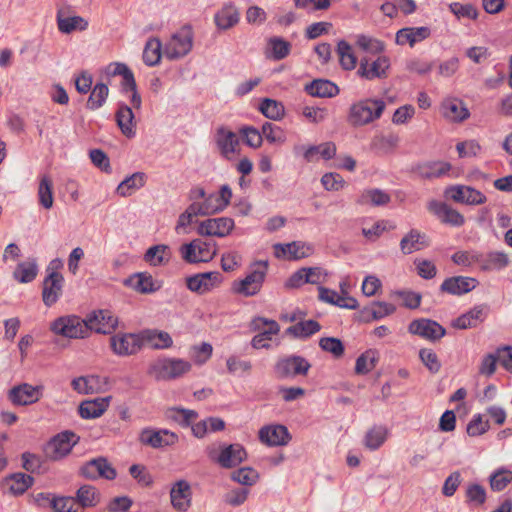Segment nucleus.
I'll use <instances>...</instances> for the list:
<instances>
[{
    "label": "nucleus",
    "mask_w": 512,
    "mask_h": 512,
    "mask_svg": "<svg viewBox=\"0 0 512 512\" xmlns=\"http://www.w3.org/2000/svg\"><path fill=\"white\" fill-rule=\"evenodd\" d=\"M215 142L220 154L228 160L231 159L232 154L237 151V147L239 146V138L237 135L225 127H219L216 130Z\"/></svg>",
    "instance_id": "393cba45"
},
{
    "label": "nucleus",
    "mask_w": 512,
    "mask_h": 512,
    "mask_svg": "<svg viewBox=\"0 0 512 512\" xmlns=\"http://www.w3.org/2000/svg\"><path fill=\"white\" fill-rule=\"evenodd\" d=\"M319 300L335 305L340 308L355 310L358 308V301L352 296H341L335 290L319 286Z\"/></svg>",
    "instance_id": "c756f323"
},
{
    "label": "nucleus",
    "mask_w": 512,
    "mask_h": 512,
    "mask_svg": "<svg viewBox=\"0 0 512 512\" xmlns=\"http://www.w3.org/2000/svg\"><path fill=\"white\" fill-rule=\"evenodd\" d=\"M431 35V29L427 26L421 27H405L397 31L395 42L398 45L409 44L413 47L416 43L421 42Z\"/></svg>",
    "instance_id": "bb28decb"
},
{
    "label": "nucleus",
    "mask_w": 512,
    "mask_h": 512,
    "mask_svg": "<svg viewBox=\"0 0 512 512\" xmlns=\"http://www.w3.org/2000/svg\"><path fill=\"white\" fill-rule=\"evenodd\" d=\"M38 274V265L35 259H29L18 263L14 272L13 278L19 283H30Z\"/></svg>",
    "instance_id": "a19ab883"
},
{
    "label": "nucleus",
    "mask_w": 512,
    "mask_h": 512,
    "mask_svg": "<svg viewBox=\"0 0 512 512\" xmlns=\"http://www.w3.org/2000/svg\"><path fill=\"white\" fill-rule=\"evenodd\" d=\"M240 20V13L236 6L228 3L222 6L214 15V22L218 29L228 30L234 27Z\"/></svg>",
    "instance_id": "2f4dec72"
},
{
    "label": "nucleus",
    "mask_w": 512,
    "mask_h": 512,
    "mask_svg": "<svg viewBox=\"0 0 512 512\" xmlns=\"http://www.w3.org/2000/svg\"><path fill=\"white\" fill-rule=\"evenodd\" d=\"M267 270V261L255 262L244 279L233 283V291L245 297L256 295L261 290Z\"/></svg>",
    "instance_id": "f03ea898"
},
{
    "label": "nucleus",
    "mask_w": 512,
    "mask_h": 512,
    "mask_svg": "<svg viewBox=\"0 0 512 512\" xmlns=\"http://www.w3.org/2000/svg\"><path fill=\"white\" fill-rule=\"evenodd\" d=\"M449 10L458 20H476L479 14L477 8L471 3L462 4L460 2H452L449 4Z\"/></svg>",
    "instance_id": "e2e57ef3"
},
{
    "label": "nucleus",
    "mask_w": 512,
    "mask_h": 512,
    "mask_svg": "<svg viewBox=\"0 0 512 512\" xmlns=\"http://www.w3.org/2000/svg\"><path fill=\"white\" fill-rule=\"evenodd\" d=\"M124 284L142 294L153 293L159 289L153 277L148 273H135L126 279Z\"/></svg>",
    "instance_id": "e433bc0d"
},
{
    "label": "nucleus",
    "mask_w": 512,
    "mask_h": 512,
    "mask_svg": "<svg viewBox=\"0 0 512 512\" xmlns=\"http://www.w3.org/2000/svg\"><path fill=\"white\" fill-rule=\"evenodd\" d=\"M357 47L367 55L373 57L383 55L385 44L383 41L366 34H358L356 36Z\"/></svg>",
    "instance_id": "ea45409f"
},
{
    "label": "nucleus",
    "mask_w": 512,
    "mask_h": 512,
    "mask_svg": "<svg viewBox=\"0 0 512 512\" xmlns=\"http://www.w3.org/2000/svg\"><path fill=\"white\" fill-rule=\"evenodd\" d=\"M111 348L119 356L136 354L142 347L140 334H116L111 337Z\"/></svg>",
    "instance_id": "dca6fc26"
},
{
    "label": "nucleus",
    "mask_w": 512,
    "mask_h": 512,
    "mask_svg": "<svg viewBox=\"0 0 512 512\" xmlns=\"http://www.w3.org/2000/svg\"><path fill=\"white\" fill-rule=\"evenodd\" d=\"M170 257V248L165 244L151 246L144 254V260L152 266L166 264L169 262Z\"/></svg>",
    "instance_id": "37998d69"
},
{
    "label": "nucleus",
    "mask_w": 512,
    "mask_h": 512,
    "mask_svg": "<svg viewBox=\"0 0 512 512\" xmlns=\"http://www.w3.org/2000/svg\"><path fill=\"white\" fill-rule=\"evenodd\" d=\"M34 483V478L30 475L18 472L11 474L6 478V484L9 486V491L14 495H22Z\"/></svg>",
    "instance_id": "79ce46f5"
},
{
    "label": "nucleus",
    "mask_w": 512,
    "mask_h": 512,
    "mask_svg": "<svg viewBox=\"0 0 512 512\" xmlns=\"http://www.w3.org/2000/svg\"><path fill=\"white\" fill-rule=\"evenodd\" d=\"M162 55V43L159 38L152 37L148 39L143 50V61L147 66L159 64Z\"/></svg>",
    "instance_id": "a18cd8bd"
},
{
    "label": "nucleus",
    "mask_w": 512,
    "mask_h": 512,
    "mask_svg": "<svg viewBox=\"0 0 512 512\" xmlns=\"http://www.w3.org/2000/svg\"><path fill=\"white\" fill-rule=\"evenodd\" d=\"M222 274L218 271L198 273L186 278L187 288L197 294H205L222 282Z\"/></svg>",
    "instance_id": "f8f14e48"
},
{
    "label": "nucleus",
    "mask_w": 512,
    "mask_h": 512,
    "mask_svg": "<svg viewBox=\"0 0 512 512\" xmlns=\"http://www.w3.org/2000/svg\"><path fill=\"white\" fill-rule=\"evenodd\" d=\"M430 245L429 238L425 233L412 229L400 241V249L404 255L420 251Z\"/></svg>",
    "instance_id": "c85d7f7f"
},
{
    "label": "nucleus",
    "mask_w": 512,
    "mask_h": 512,
    "mask_svg": "<svg viewBox=\"0 0 512 512\" xmlns=\"http://www.w3.org/2000/svg\"><path fill=\"white\" fill-rule=\"evenodd\" d=\"M108 95V86L104 83H96L92 88L90 96L87 100V109L94 111L101 108L105 104Z\"/></svg>",
    "instance_id": "603ef678"
},
{
    "label": "nucleus",
    "mask_w": 512,
    "mask_h": 512,
    "mask_svg": "<svg viewBox=\"0 0 512 512\" xmlns=\"http://www.w3.org/2000/svg\"><path fill=\"white\" fill-rule=\"evenodd\" d=\"M378 360L379 354L376 350L365 351L356 360L355 372L362 375L369 373L375 368Z\"/></svg>",
    "instance_id": "864d4df0"
},
{
    "label": "nucleus",
    "mask_w": 512,
    "mask_h": 512,
    "mask_svg": "<svg viewBox=\"0 0 512 512\" xmlns=\"http://www.w3.org/2000/svg\"><path fill=\"white\" fill-rule=\"evenodd\" d=\"M232 480L246 486H252L259 478L258 472L251 467H242L232 473Z\"/></svg>",
    "instance_id": "338daca9"
},
{
    "label": "nucleus",
    "mask_w": 512,
    "mask_h": 512,
    "mask_svg": "<svg viewBox=\"0 0 512 512\" xmlns=\"http://www.w3.org/2000/svg\"><path fill=\"white\" fill-rule=\"evenodd\" d=\"M445 196L456 203L466 205H481L487 201V197L479 190L467 185H451L446 188Z\"/></svg>",
    "instance_id": "1a4fd4ad"
},
{
    "label": "nucleus",
    "mask_w": 512,
    "mask_h": 512,
    "mask_svg": "<svg viewBox=\"0 0 512 512\" xmlns=\"http://www.w3.org/2000/svg\"><path fill=\"white\" fill-rule=\"evenodd\" d=\"M193 46V32L190 26L185 25L166 42L163 53L166 58L175 60L186 56Z\"/></svg>",
    "instance_id": "39448f33"
},
{
    "label": "nucleus",
    "mask_w": 512,
    "mask_h": 512,
    "mask_svg": "<svg viewBox=\"0 0 512 512\" xmlns=\"http://www.w3.org/2000/svg\"><path fill=\"white\" fill-rule=\"evenodd\" d=\"M79 438L72 431H64L54 436L45 446V456L53 461L67 456L77 444Z\"/></svg>",
    "instance_id": "0eeeda50"
},
{
    "label": "nucleus",
    "mask_w": 512,
    "mask_h": 512,
    "mask_svg": "<svg viewBox=\"0 0 512 512\" xmlns=\"http://www.w3.org/2000/svg\"><path fill=\"white\" fill-rule=\"evenodd\" d=\"M43 386H33L28 383H22L12 387L8 391V399L17 406H26L39 401L42 397Z\"/></svg>",
    "instance_id": "9b49d317"
},
{
    "label": "nucleus",
    "mask_w": 512,
    "mask_h": 512,
    "mask_svg": "<svg viewBox=\"0 0 512 512\" xmlns=\"http://www.w3.org/2000/svg\"><path fill=\"white\" fill-rule=\"evenodd\" d=\"M167 417L182 427H188L198 417V413L194 410L174 407L167 411Z\"/></svg>",
    "instance_id": "13d9d810"
},
{
    "label": "nucleus",
    "mask_w": 512,
    "mask_h": 512,
    "mask_svg": "<svg viewBox=\"0 0 512 512\" xmlns=\"http://www.w3.org/2000/svg\"><path fill=\"white\" fill-rule=\"evenodd\" d=\"M487 313V305H476L468 312L460 315L455 320H453L452 326L457 329L474 328L485 320Z\"/></svg>",
    "instance_id": "b1692460"
},
{
    "label": "nucleus",
    "mask_w": 512,
    "mask_h": 512,
    "mask_svg": "<svg viewBox=\"0 0 512 512\" xmlns=\"http://www.w3.org/2000/svg\"><path fill=\"white\" fill-rule=\"evenodd\" d=\"M478 281L472 277L453 276L445 279L440 286L442 292L451 295H463L476 288Z\"/></svg>",
    "instance_id": "5701e85b"
},
{
    "label": "nucleus",
    "mask_w": 512,
    "mask_h": 512,
    "mask_svg": "<svg viewBox=\"0 0 512 512\" xmlns=\"http://www.w3.org/2000/svg\"><path fill=\"white\" fill-rule=\"evenodd\" d=\"M191 363L180 358H161L150 368V373L157 380H172L183 376L191 370Z\"/></svg>",
    "instance_id": "7ed1b4c3"
},
{
    "label": "nucleus",
    "mask_w": 512,
    "mask_h": 512,
    "mask_svg": "<svg viewBox=\"0 0 512 512\" xmlns=\"http://www.w3.org/2000/svg\"><path fill=\"white\" fill-rule=\"evenodd\" d=\"M391 197L381 189H367L362 192L357 203L364 205L370 203L373 206H383L389 203Z\"/></svg>",
    "instance_id": "8fccbe9b"
},
{
    "label": "nucleus",
    "mask_w": 512,
    "mask_h": 512,
    "mask_svg": "<svg viewBox=\"0 0 512 512\" xmlns=\"http://www.w3.org/2000/svg\"><path fill=\"white\" fill-rule=\"evenodd\" d=\"M466 503L470 506L479 507L486 502V490L477 483L468 484L465 490Z\"/></svg>",
    "instance_id": "bf43d9fd"
},
{
    "label": "nucleus",
    "mask_w": 512,
    "mask_h": 512,
    "mask_svg": "<svg viewBox=\"0 0 512 512\" xmlns=\"http://www.w3.org/2000/svg\"><path fill=\"white\" fill-rule=\"evenodd\" d=\"M311 364L302 356L290 355L280 358L275 366L274 372L279 379L295 378L299 375H307Z\"/></svg>",
    "instance_id": "6e6552de"
},
{
    "label": "nucleus",
    "mask_w": 512,
    "mask_h": 512,
    "mask_svg": "<svg viewBox=\"0 0 512 512\" xmlns=\"http://www.w3.org/2000/svg\"><path fill=\"white\" fill-rule=\"evenodd\" d=\"M194 203L197 206L198 212L201 214V216L212 215L225 209V206L222 205L218 195L214 193L207 195L203 202Z\"/></svg>",
    "instance_id": "6e6d98bb"
},
{
    "label": "nucleus",
    "mask_w": 512,
    "mask_h": 512,
    "mask_svg": "<svg viewBox=\"0 0 512 512\" xmlns=\"http://www.w3.org/2000/svg\"><path fill=\"white\" fill-rule=\"evenodd\" d=\"M305 90L314 97L331 98L339 93L338 86L330 80L316 79L307 84Z\"/></svg>",
    "instance_id": "4c0bfd02"
},
{
    "label": "nucleus",
    "mask_w": 512,
    "mask_h": 512,
    "mask_svg": "<svg viewBox=\"0 0 512 512\" xmlns=\"http://www.w3.org/2000/svg\"><path fill=\"white\" fill-rule=\"evenodd\" d=\"M98 496L99 494L94 486L83 485L77 490L75 501L81 509L94 507L98 503Z\"/></svg>",
    "instance_id": "5fc2aeb1"
},
{
    "label": "nucleus",
    "mask_w": 512,
    "mask_h": 512,
    "mask_svg": "<svg viewBox=\"0 0 512 512\" xmlns=\"http://www.w3.org/2000/svg\"><path fill=\"white\" fill-rule=\"evenodd\" d=\"M388 436V430L384 426H374L369 429L364 437V445L367 449L374 451L379 449Z\"/></svg>",
    "instance_id": "de8ad7c7"
},
{
    "label": "nucleus",
    "mask_w": 512,
    "mask_h": 512,
    "mask_svg": "<svg viewBox=\"0 0 512 512\" xmlns=\"http://www.w3.org/2000/svg\"><path fill=\"white\" fill-rule=\"evenodd\" d=\"M442 115L453 122H461L469 117V111L459 99H446L441 105Z\"/></svg>",
    "instance_id": "473e14b6"
},
{
    "label": "nucleus",
    "mask_w": 512,
    "mask_h": 512,
    "mask_svg": "<svg viewBox=\"0 0 512 512\" xmlns=\"http://www.w3.org/2000/svg\"><path fill=\"white\" fill-rule=\"evenodd\" d=\"M139 441L152 448H163L174 445L178 441V436L167 429L144 428L140 432Z\"/></svg>",
    "instance_id": "9d476101"
},
{
    "label": "nucleus",
    "mask_w": 512,
    "mask_h": 512,
    "mask_svg": "<svg viewBox=\"0 0 512 512\" xmlns=\"http://www.w3.org/2000/svg\"><path fill=\"white\" fill-rule=\"evenodd\" d=\"M38 200L40 205L45 209H50L53 206V181L48 175H43L40 178Z\"/></svg>",
    "instance_id": "3c124183"
},
{
    "label": "nucleus",
    "mask_w": 512,
    "mask_h": 512,
    "mask_svg": "<svg viewBox=\"0 0 512 512\" xmlns=\"http://www.w3.org/2000/svg\"><path fill=\"white\" fill-rule=\"evenodd\" d=\"M262 136L265 137V139L269 143H277L282 144L286 141V135L281 127L271 123V122H265L262 125Z\"/></svg>",
    "instance_id": "0e129e2a"
},
{
    "label": "nucleus",
    "mask_w": 512,
    "mask_h": 512,
    "mask_svg": "<svg viewBox=\"0 0 512 512\" xmlns=\"http://www.w3.org/2000/svg\"><path fill=\"white\" fill-rule=\"evenodd\" d=\"M115 119L123 135L127 138H133L135 136L136 123L131 107L126 104H120L116 111Z\"/></svg>",
    "instance_id": "7c9ffc66"
},
{
    "label": "nucleus",
    "mask_w": 512,
    "mask_h": 512,
    "mask_svg": "<svg viewBox=\"0 0 512 512\" xmlns=\"http://www.w3.org/2000/svg\"><path fill=\"white\" fill-rule=\"evenodd\" d=\"M64 277L62 274L47 275L43 281L42 299L46 306L55 304L62 295Z\"/></svg>",
    "instance_id": "4be33fe9"
},
{
    "label": "nucleus",
    "mask_w": 512,
    "mask_h": 512,
    "mask_svg": "<svg viewBox=\"0 0 512 512\" xmlns=\"http://www.w3.org/2000/svg\"><path fill=\"white\" fill-rule=\"evenodd\" d=\"M390 67L391 61L386 55H378L375 58L365 55L360 58L357 75L367 81L381 80L388 77Z\"/></svg>",
    "instance_id": "20e7f679"
},
{
    "label": "nucleus",
    "mask_w": 512,
    "mask_h": 512,
    "mask_svg": "<svg viewBox=\"0 0 512 512\" xmlns=\"http://www.w3.org/2000/svg\"><path fill=\"white\" fill-rule=\"evenodd\" d=\"M399 141L400 138L398 135L390 133L388 135L374 137L371 142V147L382 153H389L398 146Z\"/></svg>",
    "instance_id": "052dcab7"
},
{
    "label": "nucleus",
    "mask_w": 512,
    "mask_h": 512,
    "mask_svg": "<svg viewBox=\"0 0 512 512\" xmlns=\"http://www.w3.org/2000/svg\"><path fill=\"white\" fill-rule=\"evenodd\" d=\"M80 471L85 478L91 480H95L99 477L113 480L117 476L116 470L104 457H98L88 461L81 467Z\"/></svg>",
    "instance_id": "2eb2a0df"
},
{
    "label": "nucleus",
    "mask_w": 512,
    "mask_h": 512,
    "mask_svg": "<svg viewBox=\"0 0 512 512\" xmlns=\"http://www.w3.org/2000/svg\"><path fill=\"white\" fill-rule=\"evenodd\" d=\"M96 376H81L71 382L72 388L80 394H93L97 384Z\"/></svg>",
    "instance_id": "69168bd1"
},
{
    "label": "nucleus",
    "mask_w": 512,
    "mask_h": 512,
    "mask_svg": "<svg viewBox=\"0 0 512 512\" xmlns=\"http://www.w3.org/2000/svg\"><path fill=\"white\" fill-rule=\"evenodd\" d=\"M171 504L178 512H186L191 506V488L187 481H177L170 491Z\"/></svg>",
    "instance_id": "a878e982"
},
{
    "label": "nucleus",
    "mask_w": 512,
    "mask_h": 512,
    "mask_svg": "<svg viewBox=\"0 0 512 512\" xmlns=\"http://www.w3.org/2000/svg\"><path fill=\"white\" fill-rule=\"evenodd\" d=\"M52 509L55 512H82L81 508L76 506L75 498L70 496H53Z\"/></svg>",
    "instance_id": "774afa93"
},
{
    "label": "nucleus",
    "mask_w": 512,
    "mask_h": 512,
    "mask_svg": "<svg viewBox=\"0 0 512 512\" xmlns=\"http://www.w3.org/2000/svg\"><path fill=\"white\" fill-rule=\"evenodd\" d=\"M209 457L223 468H233L246 459L247 453L242 445L230 444L223 447L217 457L212 452L209 453Z\"/></svg>",
    "instance_id": "6ab92c4d"
},
{
    "label": "nucleus",
    "mask_w": 512,
    "mask_h": 512,
    "mask_svg": "<svg viewBox=\"0 0 512 512\" xmlns=\"http://www.w3.org/2000/svg\"><path fill=\"white\" fill-rule=\"evenodd\" d=\"M451 170V164L444 161H431L419 164L416 172L425 179L438 178Z\"/></svg>",
    "instance_id": "58836bf2"
},
{
    "label": "nucleus",
    "mask_w": 512,
    "mask_h": 512,
    "mask_svg": "<svg viewBox=\"0 0 512 512\" xmlns=\"http://www.w3.org/2000/svg\"><path fill=\"white\" fill-rule=\"evenodd\" d=\"M50 329L53 333L66 338H85L88 336L87 319L83 320L78 316H62L54 320Z\"/></svg>",
    "instance_id": "423d86ee"
},
{
    "label": "nucleus",
    "mask_w": 512,
    "mask_h": 512,
    "mask_svg": "<svg viewBox=\"0 0 512 512\" xmlns=\"http://www.w3.org/2000/svg\"><path fill=\"white\" fill-rule=\"evenodd\" d=\"M321 325L315 320L300 321L286 329V333L295 338H308L319 332Z\"/></svg>",
    "instance_id": "49530a36"
},
{
    "label": "nucleus",
    "mask_w": 512,
    "mask_h": 512,
    "mask_svg": "<svg viewBox=\"0 0 512 512\" xmlns=\"http://www.w3.org/2000/svg\"><path fill=\"white\" fill-rule=\"evenodd\" d=\"M259 439L268 446L286 445L291 436L284 425H268L259 430Z\"/></svg>",
    "instance_id": "412c9836"
},
{
    "label": "nucleus",
    "mask_w": 512,
    "mask_h": 512,
    "mask_svg": "<svg viewBox=\"0 0 512 512\" xmlns=\"http://www.w3.org/2000/svg\"><path fill=\"white\" fill-rule=\"evenodd\" d=\"M279 331V324L277 322H270V327L259 332L252 338V347L255 349L269 348V342L272 340V336L277 335Z\"/></svg>",
    "instance_id": "4d7b16f0"
},
{
    "label": "nucleus",
    "mask_w": 512,
    "mask_h": 512,
    "mask_svg": "<svg viewBox=\"0 0 512 512\" xmlns=\"http://www.w3.org/2000/svg\"><path fill=\"white\" fill-rule=\"evenodd\" d=\"M408 331L430 341L439 340L446 333L439 323L430 319L413 320L408 326Z\"/></svg>",
    "instance_id": "a211bd4d"
},
{
    "label": "nucleus",
    "mask_w": 512,
    "mask_h": 512,
    "mask_svg": "<svg viewBox=\"0 0 512 512\" xmlns=\"http://www.w3.org/2000/svg\"><path fill=\"white\" fill-rule=\"evenodd\" d=\"M234 220L230 217L209 218L200 222L197 233L201 236L225 237L234 228Z\"/></svg>",
    "instance_id": "ddd939ff"
},
{
    "label": "nucleus",
    "mask_w": 512,
    "mask_h": 512,
    "mask_svg": "<svg viewBox=\"0 0 512 512\" xmlns=\"http://www.w3.org/2000/svg\"><path fill=\"white\" fill-rule=\"evenodd\" d=\"M427 208L444 224L460 227L465 223L464 216L445 202L431 200Z\"/></svg>",
    "instance_id": "f3484780"
},
{
    "label": "nucleus",
    "mask_w": 512,
    "mask_h": 512,
    "mask_svg": "<svg viewBox=\"0 0 512 512\" xmlns=\"http://www.w3.org/2000/svg\"><path fill=\"white\" fill-rule=\"evenodd\" d=\"M259 110L261 113L272 120H279L284 115V106L273 99L265 98L259 105Z\"/></svg>",
    "instance_id": "680f3d73"
},
{
    "label": "nucleus",
    "mask_w": 512,
    "mask_h": 512,
    "mask_svg": "<svg viewBox=\"0 0 512 512\" xmlns=\"http://www.w3.org/2000/svg\"><path fill=\"white\" fill-rule=\"evenodd\" d=\"M109 406V398H96L82 401L78 412L83 419H95L100 417Z\"/></svg>",
    "instance_id": "f704fd0d"
},
{
    "label": "nucleus",
    "mask_w": 512,
    "mask_h": 512,
    "mask_svg": "<svg viewBox=\"0 0 512 512\" xmlns=\"http://www.w3.org/2000/svg\"><path fill=\"white\" fill-rule=\"evenodd\" d=\"M339 57L340 65L345 70H353L357 65V57L355 56L351 45L345 41L340 40L337 43L336 49Z\"/></svg>",
    "instance_id": "09e8293b"
},
{
    "label": "nucleus",
    "mask_w": 512,
    "mask_h": 512,
    "mask_svg": "<svg viewBox=\"0 0 512 512\" xmlns=\"http://www.w3.org/2000/svg\"><path fill=\"white\" fill-rule=\"evenodd\" d=\"M142 345H149L154 349H167L173 345L169 333L155 329H147L140 333Z\"/></svg>",
    "instance_id": "72a5a7b5"
},
{
    "label": "nucleus",
    "mask_w": 512,
    "mask_h": 512,
    "mask_svg": "<svg viewBox=\"0 0 512 512\" xmlns=\"http://www.w3.org/2000/svg\"><path fill=\"white\" fill-rule=\"evenodd\" d=\"M386 107L383 100L365 99L351 105L348 122L352 126H363L379 119Z\"/></svg>",
    "instance_id": "f257e3e1"
},
{
    "label": "nucleus",
    "mask_w": 512,
    "mask_h": 512,
    "mask_svg": "<svg viewBox=\"0 0 512 512\" xmlns=\"http://www.w3.org/2000/svg\"><path fill=\"white\" fill-rule=\"evenodd\" d=\"M510 263L509 257L504 252L492 251L487 254H478V265L482 270H501Z\"/></svg>",
    "instance_id": "c9c22d12"
},
{
    "label": "nucleus",
    "mask_w": 512,
    "mask_h": 512,
    "mask_svg": "<svg viewBox=\"0 0 512 512\" xmlns=\"http://www.w3.org/2000/svg\"><path fill=\"white\" fill-rule=\"evenodd\" d=\"M86 319L89 332L110 334L117 326V319L108 310L94 311Z\"/></svg>",
    "instance_id": "aec40b11"
},
{
    "label": "nucleus",
    "mask_w": 512,
    "mask_h": 512,
    "mask_svg": "<svg viewBox=\"0 0 512 512\" xmlns=\"http://www.w3.org/2000/svg\"><path fill=\"white\" fill-rule=\"evenodd\" d=\"M273 251L276 258L300 260L313 254V246L301 241H293L287 244L276 243L273 245Z\"/></svg>",
    "instance_id": "4468645a"
},
{
    "label": "nucleus",
    "mask_w": 512,
    "mask_h": 512,
    "mask_svg": "<svg viewBox=\"0 0 512 512\" xmlns=\"http://www.w3.org/2000/svg\"><path fill=\"white\" fill-rule=\"evenodd\" d=\"M58 30L63 34L74 31H84L88 28V21L82 16H66L65 9L61 8L56 15Z\"/></svg>",
    "instance_id": "cd10ccee"
},
{
    "label": "nucleus",
    "mask_w": 512,
    "mask_h": 512,
    "mask_svg": "<svg viewBox=\"0 0 512 512\" xmlns=\"http://www.w3.org/2000/svg\"><path fill=\"white\" fill-rule=\"evenodd\" d=\"M146 182L143 172H135L126 177L117 187V193L123 197L130 196L134 191L142 188Z\"/></svg>",
    "instance_id": "c03bdc74"
}]
</instances>
